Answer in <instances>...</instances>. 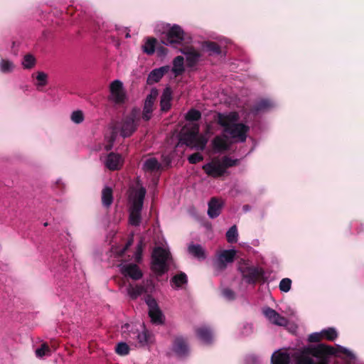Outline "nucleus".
Wrapping results in <instances>:
<instances>
[{"label":"nucleus","mask_w":364,"mask_h":364,"mask_svg":"<svg viewBox=\"0 0 364 364\" xmlns=\"http://www.w3.org/2000/svg\"><path fill=\"white\" fill-rule=\"evenodd\" d=\"M146 193V188L141 186L134 193H129V223L131 225L138 226L141 223V211Z\"/></svg>","instance_id":"obj_1"},{"label":"nucleus","mask_w":364,"mask_h":364,"mask_svg":"<svg viewBox=\"0 0 364 364\" xmlns=\"http://www.w3.org/2000/svg\"><path fill=\"white\" fill-rule=\"evenodd\" d=\"M171 260L170 252L164 248L155 247L152 253L151 269L158 275H162L168 270Z\"/></svg>","instance_id":"obj_2"},{"label":"nucleus","mask_w":364,"mask_h":364,"mask_svg":"<svg viewBox=\"0 0 364 364\" xmlns=\"http://www.w3.org/2000/svg\"><path fill=\"white\" fill-rule=\"evenodd\" d=\"M323 346L315 348H306L295 354L296 364H327L325 359L321 358L316 363L314 358H320Z\"/></svg>","instance_id":"obj_3"},{"label":"nucleus","mask_w":364,"mask_h":364,"mask_svg":"<svg viewBox=\"0 0 364 364\" xmlns=\"http://www.w3.org/2000/svg\"><path fill=\"white\" fill-rule=\"evenodd\" d=\"M238 270L242 279L248 284H255L263 275L262 269L252 267L248 260L241 259L238 262Z\"/></svg>","instance_id":"obj_4"},{"label":"nucleus","mask_w":364,"mask_h":364,"mask_svg":"<svg viewBox=\"0 0 364 364\" xmlns=\"http://www.w3.org/2000/svg\"><path fill=\"white\" fill-rule=\"evenodd\" d=\"M184 41L185 32L182 28L177 24L172 26L161 38V43L163 44L171 46L173 48L182 46Z\"/></svg>","instance_id":"obj_5"},{"label":"nucleus","mask_w":364,"mask_h":364,"mask_svg":"<svg viewBox=\"0 0 364 364\" xmlns=\"http://www.w3.org/2000/svg\"><path fill=\"white\" fill-rule=\"evenodd\" d=\"M235 250H223L218 251L213 260V267L218 272L225 270L229 264L234 262L236 257Z\"/></svg>","instance_id":"obj_6"},{"label":"nucleus","mask_w":364,"mask_h":364,"mask_svg":"<svg viewBox=\"0 0 364 364\" xmlns=\"http://www.w3.org/2000/svg\"><path fill=\"white\" fill-rule=\"evenodd\" d=\"M249 131V127L243 123H234L230 127H227L224 132L230 135L233 139H237L240 141L244 142L247 139V133Z\"/></svg>","instance_id":"obj_7"},{"label":"nucleus","mask_w":364,"mask_h":364,"mask_svg":"<svg viewBox=\"0 0 364 364\" xmlns=\"http://www.w3.org/2000/svg\"><path fill=\"white\" fill-rule=\"evenodd\" d=\"M199 134L198 124H193L190 129H183L179 135V142L192 147L196 141V136Z\"/></svg>","instance_id":"obj_8"},{"label":"nucleus","mask_w":364,"mask_h":364,"mask_svg":"<svg viewBox=\"0 0 364 364\" xmlns=\"http://www.w3.org/2000/svg\"><path fill=\"white\" fill-rule=\"evenodd\" d=\"M240 119L239 114L237 112H230L228 113L218 112L215 117V120L221 127L224 131L227 127H230L234 123Z\"/></svg>","instance_id":"obj_9"},{"label":"nucleus","mask_w":364,"mask_h":364,"mask_svg":"<svg viewBox=\"0 0 364 364\" xmlns=\"http://www.w3.org/2000/svg\"><path fill=\"white\" fill-rule=\"evenodd\" d=\"M159 95V92L157 89L152 88L151 90L150 93L147 95L142 111V119L144 121H149L151 117V114L153 112V107L154 102Z\"/></svg>","instance_id":"obj_10"},{"label":"nucleus","mask_w":364,"mask_h":364,"mask_svg":"<svg viewBox=\"0 0 364 364\" xmlns=\"http://www.w3.org/2000/svg\"><path fill=\"white\" fill-rule=\"evenodd\" d=\"M202 168L208 176L213 178H219L225 173L219 159H213L204 164Z\"/></svg>","instance_id":"obj_11"},{"label":"nucleus","mask_w":364,"mask_h":364,"mask_svg":"<svg viewBox=\"0 0 364 364\" xmlns=\"http://www.w3.org/2000/svg\"><path fill=\"white\" fill-rule=\"evenodd\" d=\"M146 304L149 306V315L151 321L154 323L160 324L163 323L164 316L159 309L156 301L149 296L146 300Z\"/></svg>","instance_id":"obj_12"},{"label":"nucleus","mask_w":364,"mask_h":364,"mask_svg":"<svg viewBox=\"0 0 364 364\" xmlns=\"http://www.w3.org/2000/svg\"><path fill=\"white\" fill-rule=\"evenodd\" d=\"M264 316L269 320L270 323L279 326H286L289 323L287 318L281 316L274 309L269 307H266L263 309Z\"/></svg>","instance_id":"obj_13"},{"label":"nucleus","mask_w":364,"mask_h":364,"mask_svg":"<svg viewBox=\"0 0 364 364\" xmlns=\"http://www.w3.org/2000/svg\"><path fill=\"white\" fill-rule=\"evenodd\" d=\"M110 100L117 104H121L124 102L125 94L123 92L122 82L119 80H114L110 85Z\"/></svg>","instance_id":"obj_14"},{"label":"nucleus","mask_w":364,"mask_h":364,"mask_svg":"<svg viewBox=\"0 0 364 364\" xmlns=\"http://www.w3.org/2000/svg\"><path fill=\"white\" fill-rule=\"evenodd\" d=\"M180 51L186 57V65L188 67H194L198 62L200 54L194 48L186 46L180 49Z\"/></svg>","instance_id":"obj_15"},{"label":"nucleus","mask_w":364,"mask_h":364,"mask_svg":"<svg viewBox=\"0 0 364 364\" xmlns=\"http://www.w3.org/2000/svg\"><path fill=\"white\" fill-rule=\"evenodd\" d=\"M120 271L124 276L129 277L134 280H138L143 276L139 267L134 264L120 265Z\"/></svg>","instance_id":"obj_16"},{"label":"nucleus","mask_w":364,"mask_h":364,"mask_svg":"<svg viewBox=\"0 0 364 364\" xmlns=\"http://www.w3.org/2000/svg\"><path fill=\"white\" fill-rule=\"evenodd\" d=\"M122 165L123 159L120 154L111 152L107 155L105 161V166L109 170H119L121 168Z\"/></svg>","instance_id":"obj_17"},{"label":"nucleus","mask_w":364,"mask_h":364,"mask_svg":"<svg viewBox=\"0 0 364 364\" xmlns=\"http://www.w3.org/2000/svg\"><path fill=\"white\" fill-rule=\"evenodd\" d=\"M170 70V67L168 65L162 66L159 68L154 69L149 74L146 83L148 85H153L160 81V80L164 77L165 74H166Z\"/></svg>","instance_id":"obj_18"},{"label":"nucleus","mask_w":364,"mask_h":364,"mask_svg":"<svg viewBox=\"0 0 364 364\" xmlns=\"http://www.w3.org/2000/svg\"><path fill=\"white\" fill-rule=\"evenodd\" d=\"M137 127L138 124L124 117L121 122L120 135L124 138L129 137L136 132Z\"/></svg>","instance_id":"obj_19"},{"label":"nucleus","mask_w":364,"mask_h":364,"mask_svg":"<svg viewBox=\"0 0 364 364\" xmlns=\"http://www.w3.org/2000/svg\"><path fill=\"white\" fill-rule=\"evenodd\" d=\"M172 90L171 87H166L161 96L160 106L162 112H166L171 107Z\"/></svg>","instance_id":"obj_20"},{"label":"nucleus","mask_w":364,"mask_h":364,"mask_svg":"<svg viewBox=\"0 0 364 364\" xmlns=\"http://www.w3.org/2000/svg\"><path fill=\"white\" fill-rule=\"evenodd\" d=\"M213 149L217 152L225 151L230 149L227 136H216L212 141Z\"/></svg>","instance_id":"obj_21"},{"label":"nucleus","mask_w":364,"mask_h":364,"mask_svg":"<svg viewBox=\"0 0 364 364\" xmlns=\"http://www.w3.org/2000/svg\"><path fill=\"white\" fill-rule=\"evenodd\" d=\"M272 106V102L269 100L262 99L252 105L250 108V112L254 115H257L261 112L267 110Z\"/></svg>","instance_id":"obj_22"},{"label":"nucleus","mask_w":364,"mask_h":364,"mask_svg":"<svg viewBox=\"0 0 364 364\" xmlns=\"http://www.w3.org/2000/svg\"><path fill=\"white\" fill-rule=\"evenodd\" d=\"M222 208L221 202L216 198H212L208 203V214L210 218H214L218 217Z\"/></svg>","instance_id":"obj_23"},{"label":"nucleus","mask_w":364,"mask_h":364,"mask_svg":"<svg viewBox=\"0 0 364 364\" xmlns=\"http://www.w3.org/2000/svg\"><path fill=\"white\" fill-rule=\"evenodd\" d=\"M188 252L194 257L198 259H205L206 258V253L204 248L200 245L191 243L188 247Z\"/></svg>","instance_id":"obj_24"},{"label":"nucleus","mask_w":364,"mask_h":364,"mask_svg":"<svg viewBox=\"0 0 364 364\" xmlns=\"http://www.w3.org/2000/svg\"><path fill=\"white\" fill-rule=\"evenodd\" d=\"M173 348L178 355H185L188 350L186 340L181 336H178L175 338Z\"/></svg>","instance_id":"obj_25"},{"label":"nucleus","mask_w":364,"mask_h":364,"mask_svg":"<svg viewBox=\"0 0 364 364\" xmlns=\"http://www.w3.org/2000/svg\"><path fill=\"white\" fill-rule=\"evenodd\" d=\"M198 337L205 343H210L213 336L210 329L207 326H201L196 329Z\"/></svg>","instance_id":"obj_26"},{"label":"nucleus","mask_w":364,"mask_h":364,"mask_svg":"<svg viewBox=\"0 0 364 364\" xmlns=\"http://www.w3.org/2000/svg\"><path fill=\"white\" fill-rule=\"evenodd\" d=\"M113 202V191L109 187H105L102 191V203L103 206L109 208Z\"/></svg>","instance_id":"obj_27"},{"label":"nucleus","mask_w":364,"mask_h":364,"mask_svg":"<svg viewBox=\"0 0 364 364\" xmlns=\"http://www.w3.org/2000/svg\"><path fill=\"white\" fill-rule=\"evenodd\" d=\"M161 168V166L156 158L147 159L144 164V169L146 171L154 172L159 171Z\"/></svg>","instance_id":"obj_28"},{"label":"nucleus","mask_w":364,"mask_h":364,"mask_svg":"<svg viewBox=\"0 0 364 364\" xmlns=\"http://www.w3.org/2000/svg\"><path fill=\"white\" fill-rule=\"evenodd\" d=\"M156 43L157 41L155 38H147L144 45L142 46L143 52L149 55L154 54L156 50Z\"/></svg>","instance_id":"obj_29"},{"label":"nucleus","mask_w":364,"mask_h":364,"mask_svg":"<svg viewBox=\"0 0 364 364\" xmlns=\"http://www.w3.org/2000/svg\"><path fill=\"white\" fill-rule=\"evenodd\" d=\"M289 355L286 353L276 352L272 356V364H289Z\"/></svg>","instance_id":"obj_30"},{"label":"nucleus","mask_w":364,"mask_h":364,"mask_svg":"<svg viewBox=\"0 0 364 364\" xmlns=\"http://www.w3.org/2000/svg\"><path fill=\"white\" fill-rule=\"evenodd\" d=\"M183 63L184 58L181 55H178L174 58L173 62V67L172 68V71L176 76L181 75L184 72Z\"/></svg>","instance_id":"obj_31"},{"label":"nucleus","mask_w":364,"mask_h":364,"mask_svg":"<svg viewBox=\"0 0 364 364\" xmlns=\"http://www.w3.org/2000/svg\"><path fill=\"white\" fill-rule=\"evenodd\" d=\"M203 47L207 52L210 53V55H219L221 53V48L220 46L215 42L205 41L203 43Z\"/></svg>","instance_id":"obj_32"},{"label":"nucleus","mask_w":364,"mask_h":364,"mask_svg":"<svg viewBox=\"0 0 364 364\" xmlns=\"http://www.w3.org/2000/svg\"><path fill=\"white\" fill-rule=\"evenodd\" d=\"M171 284L176 288H180L183 285L187 284L188 279L185 273L181 272L180 274H176L171 281Z\"/></svg>","instance_id":"obj_33"},{"label":"nucleus","mask_w":364,"mask_h":364,"mask_svg":"<svg viewBox=\"0 0 364 364\" xmlns=\"http://www.w3.org/2000/svg\"><path fill=\"white\" fill-rule=\"evenodd\" d=\"M144 288L139 285H129V287L127 288V293L132 299H136L144 292Z\"/></svg>","instance_id":"obj_34"},{"label":"nucleus","mask_w":364,"mask_h":364,"mask_svg":"<svg viewBox=\"0 0 364 364\" xmlns=\"http://www.w3.org/2000/svg\"><path fill=\"white\" fill-rule=\"evenodd\" d=\"M125 117L139 125V121L142 118V112L139 108L134 107Z\"/></svg>","instance_id":"obj_35"},{"label":"nucleus","mask_w":364,"mask_h":364,"mask_svg":"<svg viewBox=\"0 0 364 364\" xmlns=\"http://www.w3.org/2000/svg\"><path fill=\"white\" fill-rule=\"evenodd\" d=\"M220 161L225 172H226L227 168L237 166L239 164L238 159H232L228 156H223Z\"/></svg>","instance_id":"obj_36"},{"label":"nucleus","mask_w":364,"mask_h":364,"mask_svg":"<svg viewBox=\"0 0 364 364\" xmlns=\"http://www.w3.org/2000/svg\"><path fill=\"white\" fill-rule=\"evenodd\" d=\"M36 58L31 54H26L23 59L22 65L25 69H31L36 65Z\"/></svg>","instance_id":"obj_37"},{"label":"nucleus","mask_w":364,"mask_h":364,"mask_svg":"<svg viewBox=\"0 0 364 364\" xmlns=\"http://www.w3.org/2000/svg\"><path fill=\"white\" fill-rule=\"evenodd\" d=\"M323 339H326L331 341H334L338 337L336 331L333 328H328L321 331Z\"/></svg>","instance_id":"obj_38"},{"label":"nucleus","mask_w":364,"mask_h":364,"mask_svg":"<svg viewBox=\"0 0 364 364\" xmlns=\"http://www.w3.org/2000/svg\"><path fill=\"white\" fill-rule=\"evenodd\" d=\"M14 68V63L9 60L2 59L0 62V70L4 73H9L13 71Z\"/></svg>","instance_id":"obj_39"},{"label":"nucleus","mask_w":364,"mask_h":364,"mask_svg":"<svg viewBox=\"0 0 364 364\" xmlns=\"http://www.w3.org/2000/svg\"><path fill=\"white\" fill-rule=\"evenodd\" d=\"M201 118V113L196 109H191L186 115V119L188 121L196 122Z\"/></svg>","instance_id":"obj_40"},{"label":"nucleus","mask_w":364,"mask_h":364,"mask_svg":"<svg viewBox=\"0 0 364 364\" xmlns=\"http://www.w3.org/2000/svg\"><path fill=\"white\" fill-rule=\"evenodd\" d=\"M36 80H38L37 87H44L48 83V75L42 71L37 72Z\"/></svg>","instance_id":"obj_41"},{"label":"nucleus","mask_w":364,"mask_h":364,"mask_svg":"<svg viewBox=\"0 0 364 364\" xmlns=\"http://www.w3.org/2000/svg\"><path fill=\"white\" fill-rule=\"evenodd\" d=\"M116 353L120 355H126L129 353V348L126 343H119L115 348Z\"/></svg>","instance_id":"obj_42"},{"label":"nucleus","mask_w":364,"mask_h":364,"mask_svg":"<svg viewBox=\"0 0 364 364\" xmlns=\"http://www.w3.org/2000/svg\"><path fill=\"white\" fill-rule=\"evenodd\" d=\"M192 147L197 148L199 150H204L207 144V139L203 136L197 135L196 141Z\"/></svg>","instance_id":"obj_43"},{"label":"nucleus","mask_w":364,"mask_h":364,"mask_svg":"<svg viewBox=\"0 0 364 364\" xmlns=\"http://www.w3.org/2000/svg\"><path fill=\"white\" fill-rule=\"evenodd\" d=\"M50 350L46 343H43L41 348L36 350V355L38 358H42L44 355H50Z\"/></svg>","instance_id":"obj_44"},{"label":"nucleus","mask_w":364,"mask_h":364,"mask_svg":"<svg viewBox=\"0 0 364 364\" xmlns=\"http://www.w3.org/2000/svg\"><path fill=\"white\" fill-rule=\"evenodd\" d=\"M279 287L282 291L288 292L291 289V280L289 278L282 279Z\"/></svg>","instance_id":"obj_45"},{"label":"nucleus","mask_w":364,"mask_h":364,"mask_svg":"<svg viewBox=\"0 0 364 364\" xmlns=\"http://www.w3.org/2000/svg\"><path fill=\"white\" fill-rule=\"evenodd\" d=\"M238 233L237 229H229L226 232L227 240L230 243L236 242L237 240Z\"/></svg>","instance_id":"obj_46"},{"label":"nucleus","mask_w":364,"mask_h":364,"mask_svg":"<svg viewBox=\"0 0 364 364\" xmlns=\"http://www.w3.org/2000/svg\"><path fill=\"white\" fill-rule=\"evenodd\" d=\"M137 340L140 346H144L149 343V336L146 331H143L137 335Z\"/></svg>","instance_id":"obj_47"},{"label":"nucleus","mask_w":364,"mask_h":364,"mask_svg":"<svg viewBox=\"0 0 364 364\" xmlns=\"http://www.w3.org/2000/svg\"><path fill=\"white\" fill-rule=\"evenodd\" d=\"M71 120L75 124H80L84 120V115L82 111H74L71 114Z\"/></svg>","instance_id":"obj_48"},{"label":"nucleus","mask_w":364,"mask_h":364,"mask_svg":"<svg viewBox=\"0 0 364 364\" xmlns=\"http://www.w3.org/2000/svg\"><path fill=\"white\" fill-rule=\"evenodd\" d=\"M188 162L191 164H196L203 160V156L199 152L190 155L188 158Z\"/></svg>","instance_id":"obj_49"},{"label":"nucleus","mask_w":364,"mask_h":364,"mask_svg":"<svg viewBox=\"0 0 364 364\" xmlns=\"http://www.w3.org/2000/svg\"><path fill=\"white\" fill-rule=\"evenodd\" d=\"M143 247H144L143 241L140 240V242L137 245V248H136V252L134 254L135 261L137 262H139L141 260Z\"/></svg>","instance_id":"obj_50"},{"label":"nucleus","mask_w":364,"mask_h":364,"mask_svg":"<svg viewBox=\"0 0 364 364\" xmlns=\"http://www.w3.org/2000/svg\"><path fill=\"white\" fill-rule=\"evenodd\" d=\"M321 340H323L321 332L312 333L309 337V341L310 342H319Z\"/></svg>","instance_id":"obj_51"},{"label":"nucleus","mask_w":364,"mask_h":364,"mask_svg":"<svg viewBox=\"0 0 364 364\" xmlns=\"http://www.w3.org/2000/svg\"><path fill=\"white\" fill-rule=\"evenodd\" d=\"M157 55L159 57H164L168 53V49L165 48L164 46H159L157 48H156Z\"/></svg>","instance_id":"obj_52"},{"label":"nucleus","mask_w":364,"mask_h":364,"mask_svg":"<svg viewBox=\"0 0 364 364\" xmlns=\"http://www.w3.org/2000/svg\"><path fill=\"white\" fill-rule=\"evenodd\" d=\"M55 188L58 189L59 191L63 192L65 188V185L61 181V179H58L55 182Z\"/></svg>","instance_id":"obj_53"},{"label":"nucleus","mask_w":364,"mask_h":364,"mask_svg":"<svg viewBox=\"0 0 364 364\" xmlns=\"http://www.w3.org/2000/svg\"><path fill=\"white\" fill-rule=\"evenodd\" d=\"M223 294L225 296H226L228 299H233L234 298V293L232 290L226 289L223 291Z\"/></svg>","instance_id":"obj_54"},{"label":"nucleus","mask_w":364,"mask_h":364,"mask_svg":"<svg viewBox=\"0 0 364 364\" xmlns=\"http://www.w3.org/2000/svg\"><path fill=\"white\" fill-rule=\"evenodd\" d=\"M162 161L166 166H169L170 164L171 163V159L169 156L163 155Z\"/></svg>","instance_id":"obj_55"},{"label":"nucleus","mask_w":364,"mask_h":364,"mask_svg":"<svg viewBox=\"0 0 364 364\" xmlns=\"http://www.w3.org/2000/svg\"><path fill=\"white\" fill-rule=\"evenodd\" d=\"M132 243H133V235H132V237L128 240L125 247L123 248V250L122 251V254H123L129 248V247L132 245Z\"/></svg>","instance_id":"obj_56"},{"label":"nucleus","mask_w":364,"mask_h":364,"mask_svg":"<svg viewBox=\"0 0 364 364\" xmlns=\"http://www.w3.org/2000/svg\"><path fill=\"white\" fill-rule=\"evenodd\" d=\"M242 209L245 212H247V211L250 210L251 206L249 205H243Z\"/></svg>","instance_id":"obj_57"},{"label":"nucleus","mask_w":364,"mask_h":364,"mask_svg":"<svg viewBox=\"0 0 364 364\" xmlns=\"http://www.w3.org/2000/svg\"><path fill=\"white\" fill-rule=\"evenodd\" d=\"M231 228H237L235 225H232Z\"/></svg>","instance_id":"obj_58"}]
</instances>
